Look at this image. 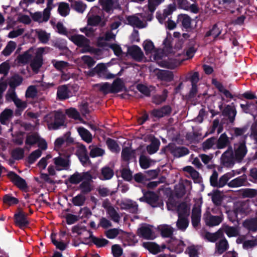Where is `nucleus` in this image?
I'll list each match as a JSON object with an SVG mask.
<instances>
[{
    "mask_svg": "<svg viewBox=\"0 0 257 257\" xmlns=\"http://www.w3.org/2000/svg\"><path fill=\"white\" fill-rule=\"evenodd\" d=\"M247 152L244 142L236 143L234 145L233 153L235 160L241 161L245 157Z\"/></svg>",
    "mask_w": 257,
    "mask_h": 257,
    "instance_id": "nucleus-6",
    "label": "nucleus"
},
{
    "mask_svg": "<svg viewBox=\"0 0 257 257\" xmlns=\"http://www.w3.org/2000/svg\"><path fill=\"white\" fill-rule=\"evenodd\" d=\"M143 246L147 248L150 252L154 254L162 251L166 248V246L164 244L159 246L158 244L153 242H145L143 243Z\"/></svg>",
    "mask_w": 257,
    "mask_h": 257,
    "instance_id": "nucleus-26",
    "label": "nucleus"
},
{
    "mask_svg": "<svg viewBox=\"0 0 257 257\" xmlns=\"http://www.w3.org/2000/svg\"><path fill=\"white\" fill-rule=\"evenodd\" d=\"M115 37V34L111 31L107 32L105 35V37H100L97 39V43L99 46H103L104 45V41H109L111 39H114Z\"/></svg>",
    "mask_w": 257,
    "mask_h": 257,
    "instance_id": "nucleus-50",
    "label": "nucleus"
},
{
    "mask_svg": "<svg viewBox=\"0 0 257 257\" xmlns=\"http://www.w3.org/2000/svg\"><path fill=\"white\" fill-rule=\"evenodd\" d=\"M171 110L170 106H165L160 109L153 110L152 113L155 117H161L170 113Z\"/></svg>",
    "mask_w": 257,
    "mask_h": 257,
    "instance_id": "nucleus-40",
    "label": "nucleus"
},
{
    "mask_svg": "<svg viewBox=\"0 0 257 257\" xmlns=\"http://www.w3.org/2000/svg\"><path fill=\"white\" fill-rule=\"evenodd\" d=\"M102 207L106 210L108 216L114 222L118 223L120 216L115 208L106 200L103 202Z\"/></svg>",
    "mask_w": 257,
    "mask_h": 257,
    "instance_id": "nucleus-8",
    "label": "nucleus"
},
{
    "mask_svg": "<svg viewBox=\"0 0 257 257\" xmlns=\"http://www.w3.org/2000/svg\"><path fill=\"white\" fill-rule=\"evenodd\" d=\"M39 40L42 43H47L50 38V33L42 29H36L34 30Z\"/></svg>",
    "mask_w": 257,
    "mask_h": 257,
    "instance_id": "nucleus-32",
    "label": "nucleus"
},
{
    "mask_svg": "<svg viewBox=\"0 0 257 257\" xmlns=\"http://www.w3.org/2000/svg\"><path fill=\"white\" fill-rule=\"evenodd\" d=\"M51 9L48 7H47L43 11L41 12H35L31 14V16L34 21L42 23L48 21L50 16Z\"/></svg>",
    "mask_w": 257,
    "mask_h": 257,
    "instance_id": "nucleus-12",
    "label": "nucleus"
},
{
    "mask_svg": "<svg viewBox=\"0 0 257 257\" xmlns=\"http://www.w3.org/2000/svg\"><path fill=\"white\" fill-rule=\"evenodd\" d=\"M178 20L181 22L182 26L185 28L191 26V19L187 15H180L178 16Z\"/></svg>",
    "mask_w": 257,
    "mask_h": 257,
    "instance_id": "nucleus-56",
    "label": "nucleus"
},
{
    "mask_svg": "<svg viewBox=\"0 0 257 257\" xmlns=\"http://www.w3.org/2000/svg\"><path fill=\"white\" fill-rule=\"evenodd\" d=\"M204 219L206 224L209 226H215L220 224L223 221V215L214 216L210 212H206L204 215Z\"/></svg>",
    "mask_w": 257,
    "mask_h": 257,
    "instance_id": "nucleus-7",
    "label": "nucleus"
},
{
    "mask_svg": "<svg viewBox=\"0 0 257 257\" xmlns=\"http://www.w3.org/2000/svg\"><path fill=\"white\" fill-rule=\"evenodd\" d=\"M89 26H90L87 25L86 27L81 28L80 29V31L84 33L87 37H93L95 36L96 29Z\"/></svg>",
    "mask_w": 257,
    "mask_h": 257,
    "instance_id": "nucleus-59",
    "label": "nucleus"
},
{
    "mask_svg": "<svg viewBox=\"0 0 257 257\" xmlns=\"http://www.w3.org/2000/svg\"><path fill=\"white\" fill-rule=\"evenodd\" d=\"M176 10V7L175 4H172L169 5L163 11L162 14H158L157 18L159 20V22L163 24L165 20L170 15H171L173 12Z\"/></svg>",
    "mask_w": 257,
    "mask_h": 257,
    "instance_id": "nucleus-15",
    "label": "nucleus"
},
{
    "mask_svg": "<svg viewBox=\"0 0 257 257\" xmlns=\"http://www.w3.org/2000/svg\"><path fill=\"white\" fill-rule=\"evenodd\" d=\"M122 209L129 210L132 212H136L138 209V205L132 200H125L122 201L119 204Z\"/></svg>",
    "mask_w": 257,
    "mask_h": 257,
    "instance_id": "nucleus-18",
    "label": "nucleus"
},
{
    "mask_svg": "<svg viewBox=\"0 0 257 257\" xmlns=\"http://www.w3.org/2000/svg\"><path fill=\"white\" fill-rule=\"evenodd\" d=\"M216 143L218 149H223L230 144L229 138L225 134H221Z\"/></svg>",
    "mask_w": 257,
    "mask_h": 257,
    "instance_id": "nucleus-34",
    "label": "nucleus"
},
{
    "mask_svg": "<svg viewBox=\"0 0 257 257\" xmlns=\"http://www.w3.org/2000/svg\"><path fill=\"white\" fill-rule=\"evenodd\" d=\"M59 156L53 159V163L57 171H60L67 169L69 166V155L59 153Z\"/></svg>",
    "mask_w": 257,
    "mask_h": 257,
    "instance_id": "nucleus-5",
    "label": "nucleus"
},
{
    "mask_svg": "<svg viewBox=\"0 0 257 257\" xmlns=\"http://www.w3.org/2000/svg\"><path fill=\"white\" fill-rule=\"evenodd\" d=\"M33 52V48H31L29 49L22 54L19 55L17 57L16 61L20 64H27L31 58Z\"/></svg>",
    "mask_w": 257,
    "mask_h": 257,
    "instance_id": "nucleus-22",
    "label": "nucleus"
},
{
    "mask_svg": "<svg viewBox=\"0 0 257 257\" xmlns=\"http://www.w3.org/2000/svg\"><path fill=\"white\" fill-rule=\"evenodd\" d=\"M139 236L146 239H154L156 235L153 229V226L149 225H145L138 229Z\"/></svg>",
    "mask_w": 257,
    "mask_h": 257,
    "instance_id": "nucleus-10",
    "label": "nucleus"
},
{
    "mask_svg": "<svg viewBox=\"0 0 257 257\" xmlns=\"http://www.w3.org/2000/svg\"><path fill=\"white\" fill-rule=\"evenodd\" d=\"M220 230H221L222 233H223V232H225L229 237L236 236L239 234V228L238 227L229 226L225 224L222 225Z\"/></svg>",
    "mask_w": 257,
    "mask_h": 257,
    "instance_id": "nucleus-25",
    "label": "nucleus"
},
{
    "mask_svg": "<svg viewBox=\"0 0 257 257\" xmlns=\"http://www.w3.org/2000/svg\"><path fill=\"white\" fill-rule=\"evenodd\" d=\"M187 217V216H178L176 226L179 229L182 231L185 230L188 226L189 220Z\"/></svg>",
    "mask_w": 257,
    "mask_h": 257,
    "instance_id": "nucleus-41",
    "label": "nucleus"
},
{
    "mask_svg": "<svg viewBox=\"0 0 257 257\" xmlns=\"http://www.w3.org/2000/svg\"><path fill=\"white\" fill-rule=\"evenodd\" d=\"M77 131L79 135L84 141L87 143L91 142L92 136L87 130L83 127H80L77 128Z\"/></svg>",
    "mask_w": 257,
    "mask_h": 257,
    "instance_id": "nucleus-39",
    "label": "nucleus"
},
{
    "mask_svg": "<svg viewBox=\"0 0 257 257\" xmlns=\"http://www.w3.org/2000/svg\"><path fill=\"white\" fill-rule=\"evenodd\" d=\"M69 39L75 45L82 48V53L89 52L92 51V48L90 46V41L85 36L82 35H74L69 37Z\"/></svg>",
    "mask_w": 257,
    "mask_h": 257,
    "instance_id": "nucleus-3",
    "label": "nucleus"
},
{
    "mask_svg": "<svg viewBox=\"0 0 257 257\" xmlns=\"http://www.w3.org/2000/svg\"><path fill=\"white\" fill-rule=\"evenodd\" d=\"M147 202L153 207L159 206L161 204L158 195L152 192L147 193Z\"/></svg>",
    "mask_w": 257,
    "mask_h": 257,
    "instance_id": "nucleus-31",
    "label": "nucleus"
},
{
    "mask_svg": "<svg viewBox=\"0 0 257 257\" xmlns=\"http://www.w3.org/2000/svg\"><path fill=\"white\" fill-rule=\"evenodd\" d=\"M49 50V48L47 47L39 48L37 49L35 57L32 61L30 64L33 71L36 73L38 72L39 69L42 66L43 64L42 55L44 53L48 52Z\"/></svg>",
    "mask_w": 257,
    "mask_h": 257,
    "instance_id": "nucleus-4",
    "label": "nucleus"
},
{
    "mask_svg": "<svg viewBox=\"0 0 257 257\" xmlns=\"http://www.w3.org/2000/svg\"><path fill=\"white\" fill-rule=\"evenodd\" d=\"M223 236L222 231L220 229L215 233L206 232L205 234V237L209 241L214 242L219 238Z\"/></svg>",
    "mask_w": 257,
    "mask_h": 257,
    "instance_id": "nucleus-44",
    "label": "nucleus"
},
{
    "mask_svg": "<svg viewBox=\"0 0 257 257\" xmlns=\"http://www.w3.org/2000/svg\"><path fill=\"white\" fill-rule=\"evenodd\" d=\"M93 72L98 77L103 78L111 79L115 77V75L108 72L106 65L103 63L97 64L93 70Z\"/></svg>",
    "mask_w": 257,
    "mask_h": 257,
    "instance_id": "nucleus-9",
    "label": "nucleus"
},
{
    "mask_svg": "<svg viewBox=\"0 0 257 257\" xmlns=\"http://www.w3.org/2000/svg\"><path fill=\"white\" fill-rule=\"evenodd\" d=\"M183 170L190 176V177L195 181H198L199 180V174L192 167L188 166L183 168Z\"/></svg>",
    "mask_w": 257,
    "mask_h": 257,
    "instance_id": "nucleus-46",
    "label": "nucleus"
},
{
    "mask_svg": "<svg viewBox=\"0 0 257 257\" xmlns=\"http://www.w3.org/2000/svg\"><path fill=\"white\" fill-rule=\"evenodd\" d=\"M50 129H57L64 123V115L60 112H53L45 117Z\"/></svg>",
    "mask_w": 257,
    "mask_h": 257,
    "instance_id": "nucleus-2",
    "label": "nucleus"
},
{
    "mask_svg": "<svg viewBox=\"0 0 257 257\" xmlns=\"http://www.w3.org/2000/svg\"><path fill=\"white\" fill-rule=\"evenodd\" d=\"M99 3L103 10L107 12L119 8L118 0H99Z\"/></svg>",
    "mask_w": 257,
    "mask_h": 257,
    "instance_id": "nucleus-13",
    "label": "nucleus"
},
{
    "mask_svg": "<svg viewBox=\"0 0 257 257\" xmlns=\"http://www.w3.org/2000/svg\"><path fill=\"white\" fill-rule=\"evenodd\" d=\"M7 176L10 180L20 189H24L27 187L25 180L15 173L10 172Z\"/></svg>",
    "mask_w": 257,
    "mask_h": 257,
    "instance_id": "nucleus-11",
    "label": "nucleus"
},
{
    "mask_svg": "<svg viewBox=\"0 0 257 257\" xmlns=\"http://www.w3.org/2000/svg\"><path fill=\"white\" fill-rule=\"evenodd\" d=\"M235 210L240 217H242L249 212V204L247 202H237L235 204Z\"/></svg>",
    "mask_w": 257,
    "mask_h": 257,
    "instance_id": "nucleus-17",
    "label": "nucleus"
},
{
    "mask_svg": "<svg viewBox=\"0 0 257 257\" xmlns=\"http://www.w3.org/2000/svg\"><path fill=\"white\" fill-rule=\"evenodd\" d=\"M71 8L78 13L83 14L87 8V5L81 1L69 0Z\"/></svg>",
    "mask_w": 257,
    "mask_h": 257,
    "instance_id": "nucleus-27",
    "label": "nucleus"
},
{
    "mask_svg": "<svg viewBox=\"0 0 257 257\" xmlns=\"http://www.w3.org/2000/svg\"><path fill=\"white\" fill-rule=\"evenodd\" d=\"M106 144L108 148L114 152H118L120 151V148L118 144L114 140L109 139L106 141Z\"/></svg>",
    "mask_w": 257,
    "mask_h": 257,
    "instance_id": "nucleus-61",
    "label": "nucleus"
},
{
    "mask_svg": "<svg viewBox=\"0 0 257 257\" xmlns=\"http://www.w3.org/2000/svg\"><path fill=\"white\" fill-rule=\"evenodd\" d=\"M87 23L88 26H100L103 27L105 23L102 20L101 17L98 15H91L87 17Z\"/></svg>",
    "mask_w": 257,
    "mask_h": 257,
    "instance_id": "nucleus-20",
    "label": "nucleus"
},
{
    "mask_svg": "<svg viewBox=\"0 0 257 257\" xmlns=\"http://www.w3.org/2000/svg\"><path fill=\"white\" fill-rule=\"evenodd\" d=\"M152 163V161L145 156L142 155L140 158V166L144 169L148 168Z\"/></svg>",
    "mask_w": 257,
    "mask_h": 257,
    "instance_id": "nucleus-60",
    "label": "nucleus"
},
{
    "mask_svg": "<svg viewBox=\"0 0 257 257\" xmlns=\"http://www.w3.org/2000/svg\"><path fill=\"white\" fill-rule=\"evenodd\" d=\"M221 160L224 164L230 165L235 160V156L231 147H230L221 156Z\"/></svg>",
    "mask_w": 257,
    "mask_h": 257,
    "instance_id": "nucleus-19",
    "label": "nucleus"
},
{
    "mask_svg": "<svg viewBox=\"0 0 257 257\" xmlns=\"http://www.w3.org/2000/svg\"><path fill=\"white\" fill-rule=\"evenodd\" d=\"M128 24L138 28H143L146 27V24L142 21L137 16L133 15L128 16L126 18Z\"/></svg>",
    "mask_w": 257,
    "mask_h": 257,
    "instance_id": "nucleus-23",
    "label": "nucleus"
},
{
    "mask_svg": "<svg viewBox=\"0 0 257 257\" xmlns=\"http://www.w3.org/2000/svg\"><path fill=\"white\" fill-rule=\"evenodd\" d=\"M17 44L13 41L8 42L5 49L2 51V54L6 56H9L16 49Z\"/></svg>",
    "mask_w": 257,
    "mask_h": 257,
    "instance_id": "nucleus-51",
    "label": "nucleus"
},
{
    "mask_svg": "<svg viewBox=\"0 0 257 257\" xmlns=\"http://www.w3.org/2000/svg\"><path fill=\"white\" fill-rule=\"evenodd\" d=\"M158 229L161 232L162 236L169 237L171 236L173 232V228L169 225L163 224L158 226Z\"/></svg>",
    "mask_w": 257,
    "mask_h": 257,
    "instance_id": "nucleus-36",
    "label": "nucleus"
},
{
    "mask_svg": "<svg viewBox=\"0 0 257 257\" xmlns=\"http://www.w3.org/2000/svg\"><path fill=\"white\" fill-rule=\"evenodd\" d=\"M15 218L16 224L20 227H25L29 223L26 214L22 211L15 215Z\"/></svg>",
    "mask_w": 257,
    "mask_h": 257,
    "instance_id": "nucleus-28",
    "label": "nucleus"
},
{
    "mask_svg": "<svg viewBox=\"0 0 257 257\" xmlns=\"http://www.w3.org/2000/svg\"><path fill=\"white\" fill-rule=\"evenodd\" d=\"M94 86L104 93H111V84L107 82L96 84Z\"/></svg>",
    "mask_w": 257,
    "mask_h": 257,
    "instance_id": "nucleus-55",
    "label": "nucleus"
},
{
    "mask_svg": "<svg viewBox=\"0 0 257 257\" xmlns=\"http://www.w3.org/2000/svg\"><path fill=\"white\" fill-rule=\"evenodd\" d=\"M135 151L131 148L125 147L123 148L121 152L122 159L125 161H127L131 159L136 158Z\"/></svg>",
    "mask_w": 257,
    "mask_h": 257,
    "instance_id": "nucleus-33",
    "label": "nucleus"
},
{
    "mask_svg": "<svg viewBox=\"0 0 257 257\" xmlns=\"http://www.w3.org/2000/svg\"><path fill=\"white\" fill-rule=\"evenodd\" d=\"M243 225L249 230L256 231L257 230V218L245 220Z\"/></svg>",
    "mask_w": 257,
    "mask_h": 257,
    "instance_id": "nucleus-49",
    "label": "nucleus"
},
{
    "mask_svg": "<svg viewBox=\"0 0 257 257\" xmlns=\"http://www.w3.org/2000/svg\"><path fill=\"white\" fill-rule=\"evenodd\" d=\"M13 115V111L10 109H5L0 115V122L3 124H7Z\"/></svg>",
    "mask_w": 257,
    "mask_h": 257,
    "instance_id": "nucleus-35",
    "label": "nucleus"
},
{
    "mask_svg": "<svg viewBox=\"0 0 257 257\" xmlns=\"http://www.w3.org/2000/svg\"><path fill=\"white\" fill-rule=\"evenodd\" d=\"M235 175L234 171L227 173L222 176L219 179L217 187L220 188L224 186L227 181Z\"/></svg>",
    "mask_w": 257,
    "mask_h": 257,
    "instance_id": "nucleus-37",
    "label": "nucleus"
},
{
    "mask_svg": "<svg viewBox=\"0 0 257 257\" xmlns=\"http://www.w3.org/2000/svg\"><path fill=\"white\" fill-rule=\"evenodd\" d=\"M85 233L88 235L86 238V243H89L93 241L98 246H103L105 245L108 243V240L105 239H99L93 236L91 232L89 231H86Z\"/></svg>",
    "mask_w": 257,
    "mask_h": 257,
    "instance_id": "nucleus-24",
    "label": "nucleus"
},
{
    "mask_svg": "<svg viewBox=\"0 0 257 257\" xmlns=\"http://www.w3.org/2000/svg\"><path fill=\"white\" fill-rule=\"evenodd\" d=\"M156 74L158 78L162 80L171 81L173 79V74L171 71L163 70H157Z\"/></svg>",
    "mask_w": 257,
    "mask_h": 257,
    "instance_id": "nucleus-29",
    "label": "nucleus"
},
{
    "mask_svg": "<svg viewBox=\"0 0 257 257\" xmlns=\"http://www.w3.org/2000/svg\"><path fill=\"white\" fill-rule=\"evenodd\" d=\"M228 242L225 239H223L216 243L215 252L221 254L224 252L228 248Z\"/></svg>",
    "mask_w": 257,
    "mask_h": 257,
    "instance_id": "nucleus-43",
    "label": "nucleus"
},
{
    "mask_svg": "<svg viewBox=\"0 0 257 257\" xmlns=\"http://www.w3.org/2000/svg\"><path fill=\"white\" fill-rule=\"evenodd\" d=\"M246 181V176H241L230 181L227 185L230 187H238L243 186Z\"/></svg>",
    "mask_w": 257,
    "mask_h": 257,
    "instance_id": "nucleus-38",
    "label": "nucleus"
},
{
    "mask_svg": "<svg viewBox=\"0 0 257 257\" xmlns=\"http://www.w3.org/2000/svg\"><path fill=\"white\" fill-rule=\"evenodd\" d=\"M172 247L177 252H181L184 246V242L179 239H173L170 242Z\"/></svg>",
    "mask_w": 257,
    "mask_h": 257,
    "instance_id": "nucleus-54",
    "label": "nucleus"
},
{
    "mask_svg": "<svg viewBox=\"0 0 257 257\" xmlns=\"http://www.w3.org/2000/svg\"><path fill=\"white\" fill-rule=\"evenodd\" d=\"M57 97L59 99H65L70 96L69 91L65 85H62L58 88Z\"/></svg>",
    "mask_w": 257,
    "mask_h": 257,
    "instance_id": "nucleus-42",
    "label": "nucleus"
},
{
    "mask_svg": "<svg viewBox=\"0 0 257 257\" xmlns=\"http://www.w3.org/2000/svg\"><path fill=\"white\" fill-rule=\"evenodd\" d=\"M58 12L61 16H66L70 12L69 5L65 3H61L58 7Z\"/></svg>",
    "mask_w": 257,
    "mask_h": 257,
    "instance_id": "nucleus-58",
    "label": "nucleus"
},
{
    "mask_svg": "<svg viewBox=\"0 0 257 257\" xmlns=\"http://www.w3.org/2000/svg\"><path fill=\"white\" fill-rule=\"evenodd\" d=\"M192 223L193 226L198 225L201 217V207L199 205L194 206L192 212Z\"/></svg>",
    "mask_w": 257,
    "mask_h": 257,
    "instance_id": "nucleus-21",
    "label": "nucleus"
},
{
    "mask_svg": "<svg viewBox=\"0 0 257 257\" xmlns=\"http://www.w3.org/2000/svg\"><path fill=\"white\" fill-rule=\"evenodd\" d=\"M23 81V78L19 75H15L10 80V85L15 88L20 85Z\"/></svg>",
    "mask_w": 257,
    "mask_h": 257,
    "instance_id": "nucleus-63",
    "label": "nucleus"
},
{
    "mask_svg": "<svg viewBox=\"0 0 257 257\" xmlns=\"http://www.w3.org/2000/svg\"><path fill=\"white\" fill-rule=\"evenodd\" d=\"M221 33V30L217 24L214 25L212 28L207 32L205 35L206 37L212 36L213 39H215Z\"/></svg>",
    "mask_w": 257,
    "mask_h": 257,
    "instance_id": "nucleus-52",
    "label": "nucleus"
},
{
    "mask_svg": "<svg viewBox=\"0 0 257 257\" xmlns=\"http://www.w3.org/2000/svg\"><path fill=\"white\" fill-rule=\"evenodd\" d=\"M178 216H188L190 212V208L185 203H180L177 207Z\"/></svg>",
    "mask_w": 257,
    "mask_h": 257,
    "instance_id": "nucleus-47",
    "label": "nucleus"
},
{
    "mask_svg": "<svg viewBox=\"0 0 257 257\" xmlns=\"http://www.w3.org/2000/svg\"><path fill=\"white\" fill-rule=\"evenodd\" d=\"M160 143L157 139H154L152 140L151 143L147 147V150L149 154H153L159 149Z\"/></svg>",
    "mask_w": 257,
    "mask_h": 257,
    "instance_id": "nucleus-48",
    "label": "nucleus"
},
{
    "mask_svg": "<svg viewBox=\"0 0 257 257\" xmlns=\"http://www.w3.org/2000/svg\"><path fill=\"white\" fill-rule=\"evenodd\" d=\"M125 90L124 84L120 79H116L111 84V93H118Z\"/></svg>",
    "mask_w": 257,
    "mask_h": 257,
    "instance_id": "nucleus-30",
    "label": "nucleus"
},
{
    "mask_svg": "<svg viewBox=\"0 0 257 257\" xmlns=\"http://www.w3.org/2000/svg\"><path fill=\"white\" fill-rule=\"evenodd\" d=\"M92 176L88 172L81 173H75L70 178V182L73 184H78L84 179L92 180Z\"/></svg>",
    "mask_w": 257,
    "mask_h": 257,
    "instance_id": "nucleus-16",
    "label": "nucleus"
},
{
    "mask_svg": "<svg viewBox=\"0 0 257 257\" xmlns=\"http://www.w3.org/2000/svg\"><path fill=\"white\" fill-rule=\"evenodd\" d=\"M127 52L128 55L134 59L138 61L142 60L144 57V53L141 49L136 45L128 48Z\"/></svg>",
    "mask_w": 257,
    "mask_h": 257,
    "instance_id": "nucleus-14",
    "label": "nucleus"
},
{
    "mask_svg": "<svg viewBox=\"0 0 257 257\" xmlns=\"http://www.w3.org/2000/svg\"><path fill=\"white\" fill-rule=\"evenodd\" d=\"M216 142V141L214 138L208 139L202 143V147L203 150L205 151L212 148L214 146Z\"/></svg>",
    "mask_w": 257,
    "mask_h": 257,
    "instance_id": "nucleus-57",
    "label": "nucleus"
},
{
    "mask_svg": "<svg viewBox=\"0 0 257 257\" xmlns=\"http://www.w3.org/2000/svg\"><path fill=\"white\" fill-rule=\"evenodd\" d=\"M164 0H148V9L151 13H153L157 6L163 3Z\"/></svg>",
    "mask_w": 257,
    "mask_h": 257,
    "instance_id": "nucleus-62",
    "label": "nucleus"
},
{
    "mask_svg": "<svg viewBox=\"0 0 257 257\" xmlns=\"http://www.w3.org/2000/svg\"><path fill=\"white\" fill-rule=\"evenodd\" d=\"M223 113L228 116L231 122H233L236 114V111L234 106L227 105L224 109Z\"/></svg>",
    "mask_w": 257,
    "mask_h": 257,
    "instance_id": "nucleus-45",
    "label": "nucleus"
},
{
    "mask_svg": "<svg viewBox=\"0 0 257 257\" xmlns=\"http://www.w3.org/2000/svg\"><path fill=\"white\" fill-rule=\"evenodd\" d=\"M113 175V172L112 169L108 167H104L101 170L100 178L102 180H108L111 179Z\"/></svg>",
    "mask_w": 257,
    "mask_h": 257,
    "instance_id": "nucleus-53",
    "label": "nucleus"
},
{
    "mask_svg": "<svg viewBox=\"0 0 257 257\" xmlns=\"http://www.w3.org/2000/svg\"><path fill=\"white\" fill-rule=\"evenodd\" d=\"M143 47L146 54L147 55L150 54H153L154 60L157 61L159 65L162 67L173 69L179 66L183 60L175 59L168 61V59L166 57L163 60H161V57L158 54L162 53V50H159L157 51L155 49L153 43L150 40L145 41L143 43Z\"/></svg>",
    "mask_w": 257,
    "mask_h": 257,
    "instance_id": "nucleus-1",
    "label": "nucleus"
},
{
    "mask_svg": "<svg viewBox=\"0 0 257 257\" xmlns=\"http://www.w3.org/2000/svg\"><path fill=\"white\" fill-rule=\"evenodd\" d=\"M12 157L16 160L21 159L24 157V150L22 148H16L12 153Z\"/></svg>",
    "mask_w": 257,
    "mask_h": 257,
    "instance_id": "nucleus-64",
    "label": "nucleus"
}]
</instances>
